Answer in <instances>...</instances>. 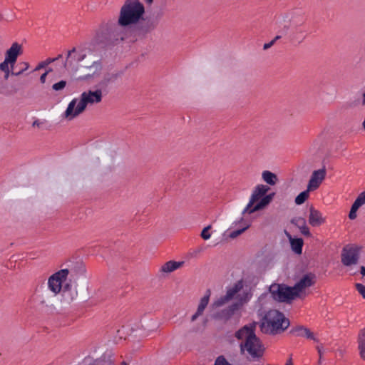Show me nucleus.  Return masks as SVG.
I'll return each instance as SVG.
<instances>
[{"label":"nucleus","mask_w":365,"mask_h":365,"mask_svg":"<svg viewBox=\"0 0 365 365\" xmlns=\"http://www.w3.org/2000/svg\"><path fill=\"white\" fill-rule=\"evenodd\" d=\"M164 16L163 8H149L140 0H125L121 6L117 24L123 27L134 41L145 38L154 31Z\"/></svg>","instance_id":"nucleus-1"},{"label":"nucleus","mask_w":365,"mask_h":365,"mask_svg":"<svg viewBox=\"0 0 365 365\" xmlns=\"http://www.w3.org/2000/svg\"><path fill=\"white\" fill-rule=\"evenodd\" d=\"M305 38V31L302 30H297L296 31L293 32L289 36L291 43L294 45L300 44L301 43L303 42Z\"/></svg>","instance_id":"nucleus-25"},{"label":"nucleus","mask_w":365,"mask_h":365,"mask_svg":"<svg viewBox=\"0 0 365 365\" xmlns=\"http://www.w3.org/2000/svg\"><path fill=\"white\" fill-rule=\"evenodd\" d=\"M22 53L23 46L17 42L13 43L11 46L6 51L5 58L11 62V70L14 69L18 57Z\"/></svg>","instance_id":"nucleus-13"},{"label":"nucleus","mask_w":365,"mask_h":365,"mask_svg":"<svg viewBox=\"0 0 365 365\" xmlns=\"http://www.w3.org/2000/svg\"><path fill=\"white\" fill-rule=\"evenodd\" d=\"M355 201L358 202L360 206L365 204V192L360 193Z\"/></svg>","instance_id":"nucleus-44"},{"label":"nucleus","mask_w":365,"mask_h":365,"mask_svg":"<svg viewBox=\"0 0 365 365\" xmlns=\"http://www.w3.org/2000/svg\"><path fill=\"white\" fill-rule=\"evenodd\" d=\"M275 42H276V41H275V40H274V38L273 40H272V41H270V43H272V46H273V45H274V43Z\"/></svg>","instance_id":"nucleus-57"},{"label":"nucleus","mask_w":365,"mask_h":365,"mask_svg":"<svg viewBox=\"0 0 365 365\" xmlns=\"http://www.w3.org/2000/svg\"><path fill=\"white\" fill-rule=\"evenodd\" d=\"M291 223L297 226L298 228H300L301 226L306 224V220L302 217H297L292 219Z\"/></svg>","instance_id":"nucleus-36"},{"label":"nucleus","mask_w":365,"mask_h":365,"mask_svg":"<svg viewBox=\"0 0 365 365\" xmlns=\"http://www.w3.org/2000/svg\"><path fill=\"white\" fill-rule=\"evenodd\" d=\"M317 276L314 273L309 272L304 274L299 280L293 286L294 292L297 294L298 298H302V294L307 288L315 284Z\"/></svg>","instance_id":"nucleus-10"},{"label":"nucleus","mask_w":365,"mask_h":365,"mask_svg":"<svg viewBox=\"0 0 365 365\" xmlns=\"http://www.w3.org/2000/svg\"><path fill=\"white\" fill-rule=\"evenodd\" d=\"M317 349L318 351V353L319 354V356L321 357L322 355V347H320L319 346H317Z\"/></svg>","instance_id":"nucleus-53"},{"label":"nucleus","mask_w":365,"mask_h":365,"mask_svg":"<svg viewBox=\"0 0 365 365\" xmlns=\"http://www.w3.org/2000/svg\"><path fill=\"white\" fill-rule=\"evenodd\" d=\"M262 176V179L270 185H275L278 180L277 175L268 170L264 171Z\"/></svg>","instance_id":"nucleus-27"},{"label":"nucleus","mask_w":365,"mask_h":365,"mask_svg":"<svg viewBox=\"0 0 365 365\" xmlns=\"http://www.w3.org/2000/svg\"><path fill=\"white\" fill-rule=\"evenodd\" d=\"M69 273L68 269H61L52 274L48 281L49 289L53 292V297L58 294L62 289V282L66 280Z\"/></svg>","instance_id":"nucleus-9"},{"label":"nucleus","mask_w":365,"mask_h":365,"mask_svg":"<svg viewBox=\"0 0 365 365\" xmlns=\"http://www.w3.org/2000/svg\"><path fill=\"white\" fill-rule=\"evenodd\" d=\"M275 193L272 192L264 196L259 199V201L255 205H252L247 211V213L251 214L256 211L261 210L267 207L272 200Z\"/></svg>","instance_id":"nucleus-17"},{"label":"nucleus","mask_w":365,"mask_h":365,"mask_svg":"<svg viewBox=\"0 0 365 365\" xmlns=\"http://www.w3.org/2000/svg\"><path fill=\"white\" fill-rule=\"evenodd\" d=\"M19 66H21L20 70L15 71L14 68L11 71V76H19L29 68V63L28 62H21L19 63Z\"/></svg>","instance_id":"nucleus-31"},{"label":"nucleus","mask_w":365,"mask_h":365,"mask_svg":"<svg viewBox=\"0 0 365 365\" xmlns=\"http://www.w3.org/2000/svg\"><path fill=\"white\" fill-rule=\"evenodd\" d=\"M257 324V323L254 322L249 324L245 325L235 332V336L239 340L242 339L244 338L245 339V340L247 339H249L250 335L255 334Z\"/></svg>","instance_id":"nucleus-16"},{"label":"nucleus","mask_w":365,"mask_h":365,"mask_svg":"<svg viewBox=\"0 0 365 365\" xmlns=\"http://www.w3.org/2000/svg\"><path fill=\"white\" fill-rule=\"evenodd\" d=\"M230 299L227 298V296H222L216 301L214 302L212 306L215 307H220L227 303Z\"/></svg>","instance_id":"nucleus-35"},{"label":"nucleus","mask_w":365,"mask_h":365,"mask_svg":"<svg viewBox=\"0 0 365 365\" xmlns=\"http://www.w3.org/2000/svg\"><path fill=\"white\" fill-rule=\"evenodd\" d=\"M269 190V187L267 185H258L255 187L253 193L252 194L248 205L246 206V207L242 211V214L244 215V214L247 213V211L250 207H252V206L254 205V204L255 202H258L260 198L265 196V194L268 192Z\"/></svg>","instance_id":"nucleus-12"},{"label":"nucleus","mask_w":365,"mask_h":365,"mask_svg":"<svg viewBox=\"0 0 365 365\" xmlns=\"http://www.w3.org/2000/svg\"><path fill=\"white\" fill-rule=\"evenodd\" d=\"M243 287L242 280L237 281L231 288L228 289L226 293L227 298L230 300L233 299L235 295L240 292Z\"/></svg>","instance_id":"nucleus-26"},{"label":"nucleus","mask_w":365,"mask_h":365,"mask_svg":"<svg viewBox=\"0 0 365 365\" xmlns=\"http://www.w3.org/2000/svg\"><path fill=\"white\" fill-rule=\"evenodd\" d=\"M123 27L119 25H106L101 28L96 33L93 39L94 43L99 47L106 48L112 46L125 40L133 41Z\"/></svg>","instance_id":"nucleus-2"},{"label":"nucleus","mask_w":365,"mask_h":365,"mask_svg":"<svg viewBox=\"0 0 365 365\" xmlns=\"http://www.w3.org/2000/svg\"><path fill=\"white\" fill-rule=\"evenodd\" d=\"M272 43H270V42L267 43H264V46H263V48L264 50H267L268 48H269L270 47H272Z\"/></svg>","instance_id":"nucleus-50"},{"label":"nucleus","mask_w":365,"mask_h":365,"mask_svg":"<svg viewBox=\"0 0 365 365\" xmlns=\"http://www.w3.org/2000/svg\"><path fill=\"white\" fill-rule=\"evenodd\" d=\"M11 68H10L9 70H8L7 71H4V78L5 80H7V79L9 78V77L10 76H11Z\"/></svg>","instance_id":"nucleus-49"},{"label":"nucleus","mask_w":365,"mask_h":365,"mask_svg":"<svg viewBox=\"0 0 365 365\" xmlns=\"http://www.w3.org/2000/svg\"><path fill=\"white\" fill-rule=\"evenodd\" d=\"M211 229V225L205 227L201 232V237L204 240H208L210 237L209 230Z\"/></svg>","instance_id":"nucleus-39"},{"label":"nucleus","mask_w":365,"mask_h":365,"mask_svg":"<svg viewBox=\"0 0 365 365\" xmlns=\"http://www.w3.org/2000/svg\"><path fill=\"white\" fill-rule=\"evenodd\" d=\"M214 365H232L231 364H230L227 359L225 358L224 356L221 355V356H219L215 361V364Z\"/></svg>","instance_id":"nucleus-38"},{"label":"nucleus","mask_w":365,"mask_h":365,"mask_svg":"<svg viewBox=\"0 0 365 365\" xmlns=\"http://www.w3.org/2000/svg\"><path fill=\"white\" fill-rule=\"evenodd\" d=\"M120 365H127V363L125 361H123Z\"/></svg>","instance_id":"nucleus-59"},{"label":"nucleus","mask_w":365,"mask_h":365,"mask_svg":"<svg viewBox=\"0 0 365 365\" xmlns=\"http://www.w3.org/2000/svg\"><path fill=\"white\" fill-rule=\"evenodd\" d=\"M63 295L64 297H70L71 300H73L77 297L78 293L76 291L72 292L71 287L69 284H66L63 288Z\"/></svg>","instance_id":"nucleus-30"},{"label":"nucleus","mask_w":365,"mask_h":365,"mask_svg":"<svg viewBox=\"0 0 365 365\" xmlns=\"http://www.w3.org/2000/svg\"><path fill=\"white\" fill-rule=\"evenodd\" d=\"M40 125H41V122H39L38 120H35V121L33 123V124H32V125H33L34 127H36V126L39 127V126H40Z\"/></svg>","instance_id":"nucleus-51"},{"label":"nucleus","mask_w":365,"mask_h":365,"mask_svg":"<svg viewBox=\"0 0 365 365\" xmlns=\"http://www.w3.org/2000/svg\"><path fill=\"white\" fill-rule=\"evenodd\" d=\"M86 365H114V361L110 355L103 354L101 357L86 361Z\"/></svg>","instance_id":"nucleus-22"},{"label":"nucleus","mask_w":365,"mask_h":365,"mask_svg":"<svg viewBox=\"0 0 365 365\" xmlns=\"http://www.w3.org/2000/svg\"><path fill=\"white\" fill-rule=\"evenodd\" d=\"M248 227H245L242 229H240V230H235V231H232V232H230V234L229 235V237L231 238V239H234V238H236L237 237H238L239 235H240L241 234H242L247 229Z\"/></svg>","instance_id":"nucleus-40"},{"label":"nucleus","mask_w":365,"mask_h":365,"mask_svg":"<svg viewBox=\"0 0 365 365\" xmlns=\"http://www.w3.org/2000/svg\"><path fill=\"white\" fill-rule=\"evenodd\" d=\"M202 314H199L198 311H197L191 317V322H195L200 316Z\"/></svg>","instance_id":"nucleus-47"},{"label":"nucleus","mask_w":365,"mask_h":365,"mask_svg":"<svg viewBox=\"0 0 365 365\" xmlns=\"http://www.w3.org/2000/svg\"><path fill=\"white\" fill-rule=\"evenodd\" d=\"M287 236L289 237L291 247L292 250L298 255L302 254L303 247V240L302 238H292V235L286 232Z\"/></svg>","instance_id":"nucleus-23"},{"label":"nucleus","mask_w":365,"mask_h":365,"mask_svg":"<svg viewBox=\"0 0 365 365\" xmlns=\"http://www.w3.org/2000/svg\"><path fill=\"white\" fill-rule=\"evenodd\" d=\"M202 314H199L198 311H197L191 317V322H195L200 316Z\"/></svg>","instance_id":"nucleus-48"},{"label":"nucleus","mask_w":365,"mask_h":365,"mask_svg":"<svg viewBox=\"0 0 365 365\" xmlns=\"http://www.w3.org/2000/svg\"><path fill=\"white\" fill-rule=\"evenodd\" d=\"M361 206L359 205V203L356 202V201H354V202L351 205V210H350V212H349V217L350 220H354V219L356 218V217H357L356 211L358 210V209Z\"/></svg>","instance_id":"nucleus-33"},{"label":"nucleus","mask_w":365,"mask_h":365,"mask_svg":"<svg viewBox=\"0 0 365 365\" xmlns=\"http://www.w3.org/2000/svg\"><path fill=\"white\" fill-rule=\"evenodd\" d=\"M41 304L43 305H45L46 307H51L52 306L51 301L48 299V301L46 302V300L45 299H43L42 300H41Z\"/></svg>","instance_id":"nucleus-45"},{"label":"nucleus","mask_w":365,"mask_h":365,"mask_svg":"<svg viewBox=\"0 0 365 365\" xmlns=\"http://www.w3.org/2000/svg\"><path fill=\"white\" fill-rule=\"evenodd\" d=\"M281 38H282V36H281L277 35V36H276L274 37V40H275V41H277V40L280 39Z\"/></svg>","instance_id":"nucleus-55"},{"label":"nucleus","mask_w":365,"mask_h":365,"mask_svg":"<svg viewBox=\"0 0 365 365\" xmlns=\"http://www.w3.org/2000/svg\"><path fill=\"white\" fill-rule=\"evenodd\" d=\"M309 192H312V190H309L307 187L306 190L302 192L295 197L294 202L299 205L303 204L309 198Z\"/></svg>","instance_id":"nucleus-29"},{"label":"nucleus","mask_w":365,"mask_h":365,"mask_svg":"<svg viewBox=\"0 0 365 365\" xmlns=\"http://www.w3.org/2000/svg\"><path fill=\"white\" fill-rule=\"evenodd\" d=\"M269 290L272 298L279 302L290 304L294 299L298 298L293 287L284 284L274 283L269 287Z\"/></svg>","instance_id":"nucleus-6"},{"label":"nucleus","mask_w":365,"mask_h":365,"mask_svg":"<svg viewBox=\"0 0 365 365\" xmlns=\"http://www.w3.org/2000/svg\"><path fill=\"white\" fill-rule=\"evenodd\" d=\"M361 247L348 245L343 247L341 253V262L343 265L350 267L358 264L360 258Z\"/></svg>","instance_id":"nucleus-7"},{"label":"nucleus","mask_w":365,"mask_h":365,"mask_svg":"<svg viewBox=\"0 0 365 365\" xmlns=\"http://www.w3.org/2000/svg\"><path fill=\"white\" fill-rule=\"evenodd\" d=\"M327 170L324 165L321 169L314 170L308 182L309 190L314 191L319 188L326 178Z\"/></svg>","instance_id":"nucleus-11"},{"label":"nucleus","mask_w":365,"mask_h":365,"mask_svg":"<svg viewBox=\"0 0 365 365\" xmlns=\"http://www.w3.org/2000/svg\"><path fill=\"white\" fill-rule=\"evenodd\" d=\"M242 305V302H235L230 305L227 308L221 310L214 315V318L219 320L227 321L235 313L239 310Z\"/></svg>","instance_id":"nucleus-14"},{"label":"nucleus","mask_w":365,"mask_h":365,"mask_svg":"<svg viewBox=\"0 0 365 365\" xmlns=\"http://www.w3.org/2000/svg\"><path fill=\"white\" fill-rule=\"evenodd\" d=\"M10 68H11V62L5 58L4 61L0 63V70L4 72Z\"/></svg>","instance_id":"nucleus-37"},{"label":"nucleus","mask_w":365,"mask_h":365,"mask_svg":"<svg viewBox=\"0 0 365 365\" xmlns=\"http://www.w3.org/2000/svg\"><path fill=\"white\" fill-rule=\"evenodd\" d=\"M240 347L241 354H244L245 351L248 352L250 356V358H248L250 361L259 360L263 356L265 351L262 341L256 334L250 335L249 339L242 342Z\"/></svg>","instance_id":"nucleus-5"},{"label":"nucleus","mask_w":365,"mask_h":365,"mask_svg":"<svg viewBox=\"0 0 365 365\" xmlns=\"http://www.w3.org/2000/svg\"><path fill=\"white\" fill-rule=\"evenodd\" d=\"M357 342L360 357L365 360V327L360 330L357 338Z\"/></svg>","instance_id":"nucleus-24"},{"label":"nucleus","mask_w":365,"mask_h":365,"mask_svg":"<svg viewBox=\"0 0 365 365\" xmlns=\"http://www.w3.org/2000/svg\"><path fill=\"white\" fill-rule=\"evenodd\" d=\"M290 333L296 334L297 336H304L307 339H312L314 341H318V339L314 336L311 330L304 326H297L290 330Z\"/></svg>","instance_id":"nucleus-19"},{"label":"nucleus","mask_w":365,"mask_h":365,"mask_svg":"<svg viewBox=\"0 0 365 365\" xmlns=\"http://www.w3.org/2000/svg\"><path fill=\"white\" fill-rule=\"evenodd\" d=\"M360 272H361V274L363 276H364V275H365V267H364V266H361V267Z\"/></svg>","instance_id":"nucleus-52"},{"label":"nucleus","mask_w":365,"mask_h":365,"mask_svg":"<svg viewBox=\"0 0 365 365\" xmlns=\"http://www.w3.org/2000/svg\"><path fill=\"white\" fill-rule=\"evenodd\" d=\"M285 365H293L292 358H289Z\"/></svg>","instance_id":"nucleus-54"},{"label":"nucleus","mask_w":365,"mask_h":365,"mask_svg":"<svg viewBox=\"0 0 365 365\" xmlns=\"http://www.w3.org/2000/svg\"><path fill=\"white\" fill-rule=\"evenodd\" d=\"M355 287L359 293L362 296V297L365 299V285L360 283H356L355 284Z\"/></svg>","instance_id":"nucleus-41"},{"label":"nucleus","mask_w":365,"mask_h":365,"mask_svg":"<svg viewBox=\"0 0 365 365\" xmlns=\"http://www.w3.org/2000/svg\"><path fill=\"white\" fill-rule=\"evenodd\" d=\"M67 82L64 80H61L52 86V89L58 93L62 91L66 86Z\"/></svg>","instance_id":"nucleus-32"},{"label":"nucleus","mask_w":365,"mask_h":365,"mask_svg":"<svg viewBox=\"0 0 365 365\" xmlns=\"http://www.w3.org/2000/svg\"><path fill=\"white\" fill-rule=\"evenodd\" d=\"M56 61V58H48L46 59L45 61H41L36 67V68L34 69V71L42 69V68H45L46 66H47L48 65H49L50 63H51Z\"/></svg>","instance_id":"nucleus-34"},{"label":"nucleus","mask_w":365,"mask_h":365,"mask_svg":"<svg viewBox=\"0 0 365 365\" xmlns=\"http://www.w3.org/2000/svg\"><path fill=\"white\" fill-rule=\"evenodd\" d=\"M324 221L325 220L322 217L321 212L311 206L309 207V223L312 227H317L324 223Z\"/></svg>","instance_id":"nucleus-18"},{"label":"nucleus","mask_w":365,"mask_h":365,"mask_svg":"<svg viewBox=\"0 0 365 365\" xmlns=\"http://www.w3.org/2000/svg\"><path fill=\"white\" fill-rule=\"evenodd\" d=\"M145 6H146V9L147 10L149 9V8H160V7H163L164 9V6L163 5H160V6H153V4L154 3V0H143Z\"/></svg>","instance_id":"nucleus-43"},{"label":"nucleus","mask_w":365,"mask_h":365,"mask_svg":"<svg viewBox=\"0 0 365 365\" xmlns=\"http://www.w3.org/2000/svg\"><path fill=\"white\" fill-rule=\"evenodd\" d=\"M302 232V235L307 237H311L312 234L309 232V227L307 226V223L304 225L301 226L300 228H299Z\"/></svg>","instance_id":"nucleus-42"},{"label":"nucleus","mask_w":365,"mask_h":365,"mask_svg":"<svg viewBox=\"0 0 365 365\" xmlns=\"http://www.w3.org/2000/svg\"><path fill=\"white\" fill-rule=\"evenodd\" d=\"M211 294V292L210 289H207L206 291L205 295L200 299V304L197 307V311H198L199 314H203L204 310L205 309L206 307L207 306L210 300V297Z\"/></svg>","instance_id":"nucleus-28"},{"label":"nucleus","mask_w":365,"mask_h":365,"mask_svg":"<svg viewBox=\"0 0 365 365\" xmlns=\"http://www.w3.org/2000/svg\"><path fill=\"white\" fill-rule=\"evenodd\" d=\"M120 73H106L103 76V79L98 83V87H100L106 91V88L108 84L115 82L119 77H120Z\"/></svg>","instance_id":"nucleus-20"},{"label":"nucleus","mask_w":365,"mask_h":365,"mask_svg":"<svg viewBox=\"0 0 365 365\" xmlns=\"http://www.w3.org/2000/svg\"><path fill=\"white\" fill-rule=\"evenodd\" d=\"M61 58H62V55L61 54H59L56 58V61L60 59Z\"/></svg>","instance_id":"nucleus-56"},{"label":"nucleus","mask_w":365,"mask_h":365,"mask_svg":"<svg viewBox=\"0 0 365 365\" xmlns=\"http://www.w3.org/2000/svg\"><path fill=\"white\" fill-rule=\"evenodd\" d=\"M52 71H53L52 68H49L46 72H48V74Z\"/></svg>","instance_id":"nucleus-58"},{"label":"nucleus","mask_w":365,"mask_h":365,"mask_svg":"<svg viewBox=\"0 0 365 365\" xmlns=\"http://www.w3.org/2000/svg\"><path fill=\"white\" fill-rule=\"evenodd\" d=\"M81 68H88L89 72L85 75L83 77H79L81 80H85L88 78H91L96 75H99L102 71L103 66L102 63L100 61H93L91 65L88 63H85L83 65H81Z\"/></svg>","instance_id":"nucleus-15"},{"label":"nucleus","mask_w":365,"mask_h":365,"mask_svg":"<svg viewBox=\"0 0 365 365\" xmlns=\"http://www.w3.org/2000/svg\"><path fill=\"white\" fill-rule=\"evenodd\" d=\"M86 55L83 52H78L76 48L68 51L67 57L64 63V68L71 71H77L81 65L85 64L82 61L86 58Z\"/></svg>","instance_id":"nucleus-8"},{"label":"nucleus","mask_w":365,"mask_h":365,"mask_svg":"<svg viewBox=\"0 0 365 365\" xmlns=\"http://www.w3.org/2000/svg\"><path fill=\"white\" fill-rule=\"evenodd\" d=\"M48 75V72H45L43 73L41 76H40V82L41 83H44L46 82V76Z\"/></svg>","instance_id":"nucleus-46"},{"label":"nucleus","mask_w":365,"mask_h":365,"mask_svg":"<svg viewBox=\"0 0 365 365\" xmlns=\"http://www.w3.org/2000/svg\"><path fill=\"white\" fill-rule=\"evenodd\" d=\"M289 320L277 309L269 310L259 325L262 333L277 334L283 332L289 326Z\"/></svg>","instance_id":"nucleus-4"},{"label":"nucleus","mask_w":365,"mask_h":365,"mask_svg":"<svg viewBox=\"0 0 365 365\" xmlns=\"http://www.w3.org/2000/svg\"><path fill=\"white\" fill-rule=\"evenodd\" d=\"M103 90L98 87L95 90L84 91L81 95V99L77 104L78 100L73 99L68 104L65 111V118L71 120L83 113L88 105L99 103L103 99Z\"/></svg>","instance_id":"nucleus-3"},{"label":"nucleus","mask_w":365,"mask_h":365,"mask_svg":"<svg viewBox=\"0 0 365 365\" xmlns=\"http://www.w3.org/2000/svg\"><path fill=\"white\" fill-rule=\"evenodd\" d=\"M183 264H184L183 261L176 262V261L170 260V261L165 262V264H163L161 266V267L160 269V272L168 274V273H170V272L179 269Z\"/></svg>","instance_id":"nucleus-21"}]
</instances>
